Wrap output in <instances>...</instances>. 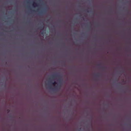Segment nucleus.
Here are the masks:
<instances>
[{"label":"nucleus","mask_w":131,"mask_h":131,"mask_svg":"<svg viewBox=\"0 0 131 131\" xmlns=\"http://www.w3.org/2000/svg\"><path fill=\"white\" fill-rule=\"evenodd\" d=\"M100 68L102 70H104L105 69V68L103 66H101L100 67Z\"/></svg>","instance_id":"6"},{"label":"nucleus","mask_w":131,"mask_h":131,"mask_svg":"<svg viewBox=\"0 0 131 131\" xmlns=\"http://www.w3.org/2000/svg\"><path fill=\"white\" fill-rule=\"evenodd\" d=\"M41 34H43V32H41Z\"/></svg>","instance_id":"10"},{"label":"nucleus","mask_w":131,"mask_h":131,"mask_svg":"<svg viewBox=\"0 0 131 131\" xmlns=\"http://www.w3.org/2000/svg\"><path fill=\"white\" fill-rule=\"evenodd\" d=\"M8 112L9 111V110H8Z\"/></svg>","instance_id":"14"},{"label":"nucleus","mask_w":131,"mask_h":131,"mask_svg":"<svg viewBox=\"0 0 131 131\" xmlns=\"http://www.w3.org/2000/svg\"><path fill=\"white\" fill-rule=\"evenodd\" d=\"M37 11L38 12V9L37 10Z\"/></svg>","instance_id":"13"},{"label":"nucleus","mask_w":131,"mask_h":131,"mask_svg":"<svg viewBox=\"0 0 131 131\" xmlns=\"http://www.w3.org/2000/svg\"><path fill=\"white\" fill-rule=\"evenodd\" d=\"M98 65L100 66L101 65L100 64H98Z\"/></svg>","instance_id":"12"},{"label":"nucleus","mask_w":131,"mask_h":131,"mask_svg":"<svg viewBox=\"0 0 131 131\" xmlns=\"http://www.w3.org/2000/svg\"><path fill=\"white\" fill-rule=\"evenodd\" d=\"M46 12L45 10H44L42 12H40L39 13L40 14L42 15L45 14Z\"/></svg>","instance_id":"3"},{"label":"nucleus","mask_w":131,"mask_h":131,"mask_svg":"<svg viewBox=\"0 0 131 131\" xmlns=\"http://www.w3.org/2000/svg\"><path fill=\"white\" fill-rule=\"evenodd\" d=\"M60 82V83L58 85V86H56V88H59L60 89L61 87V85L60 84L61 80H59Z\"/></svg>","instance_id":"1"},{"label":"nucleus","mask_w":131,"mask_h":131,"mask_svg":"<svg viewBox=\"0 0 131 131\" xmlns=\"http://www.w3.org/2000/svg\"><path fill=\"white\" fill-rule=\"evenodd\" d=\"M96 75L97 77H99L100 76V74H96Z\"/></svg>","instance_id":"8"},{"label":"nucleus","mask_w":131,"mask_h":131,"mask_svg":"<svg viewBox=\"0 0 131 131\" xmlns=\"http://www.w3.org/2000/svg\"><path fill=\"white\" fill-rule=\"evenodd\" d=\"M32 6L34 7H35L38 6V4L34 2L32 4Z\"/></svg>","instance_id":"2"},{"label":"nucleus","mask_w":131,"mask_h":131,"mask_svg":"<svg viewBox=\"0 0 131 131\" xmlns=\"http://www.w3.org/2000/svg\"><path fill=\"white\" fill-rule=\"evenodd\" d=\"M40 29L42 30L44 28V26L43 25H42L40 27Z\"/></svg>","instance_id":"5"},{"label":"nucleus","mask_w":131,"mask_h":131,"mask_svg":"<svg viewBox=\"0 0 131 131\" xmlns=\"http://www.w3.org/2000/svg\"><path fill=\"white\" fill-rule=\"evenodd\" d=\"M58 75H54L52 76V77L53 78H54L57 77H58Z\"/></svg>","instance_id":"4"},{"label":"nucleus","mask_w":131,"mask_h":131,"mask_svg":"<svg viewBox=\"0 0 131 131\" xmlns=\"http://www.w3.org/2000/svg\"><path fill=\"white\" fill-rule=\"evenodd\" d=\"M52 84L54 86L56 84H57V83L56 82H53V83H52Z\"/></svg>","instance_id":"7"},{"label":"nucleus","mask_w":131,"mask_h":131,"mask_svg":"<svg viewBox=\"0 0 131 131\" xmlns=\"http://www.w3.org/2000/svg\"><path fill=\"white\" fill-rule=\"evenodd\" d=\"M87 12H89V11H88V10H87Z\"/></svg>","instance_id":"11"},{"label":"nucleus","mask_w":131,"mask_h":131,"mask_svg":"<svg viewBox=\"0 0 131 131\" xmlns=\"http://www.w3.org/2000/svg\"><path fill=\"white\" fill-rule=\"evenodd\" d=\"M30 10L31 11H32V12H34L35 11V10H31V9H30Z\"/></svg>","instance_id":"9"}]
</instances>
